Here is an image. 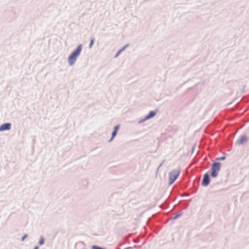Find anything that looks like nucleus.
I'll list each match as a JSON object with an SVG mask.
<instances>
[{"instance_id": "obj_8", "label": "nucleus", "mask_w": 249, "mask_h": 249, "mask_svg": "<svg viewBox=\"0 0 249 249\" xmlns=\"http://www.w3.org/2000/svg\"><path fill=\"white\" fill-rule=\"evenodd\" d=\"M156 115V113L154 111H150V113L145 116V119L147 120L153 117H154Z\"/></svg>"}, {"instance_id": "obj_10", "label": "nucleus", "mask_w": 249, "mask_h": 249, "mask_svg": "<svg viewBox=\"0 0 249 249\" xmlns=\"http://www.w3.org/2000/svg\"><path fill=\"white\" fill-rule=\"evenodd\" d=\"M93 42H94V39L92 38L91 40V41H90V45H89V48H91L92 47V44H93Z\"/></svg>"}, {"instance_id": "obj_14", "label": "nucleus", "mask_w": 249, "mask_h": 249, "mask_svg": "<svg viewBox=\"0 0 249 249\" xmlns=\"http://www.w3.org/2000/svg\"><path fill=\"white\" fill-rule=\"evenodd\" d=\"M121 52V51H120L118 53L116 54V55L115 56V57L118 56V55L119 54V53H120V52Z\"/></svg>"}, {"instance_id": "obj_1", "label": "nucleus", "mask_w": 249, "mask_h": 249, "mask_svg": "<svg viewBox=\"0 0 249 249\" xmlns=\"http://www.w3.org/2000/svg\"><path fill=\"white\" fill-rule=\"evenodd\" d=\"M82 50V45H79L76 49L72 52L71 55L69 57L68 61L70 65H73L76 61L77 57L80 54Z\"/></svg>"}, {"instance_id": "obj_5", "label": "nucleus", "mask_w": 249, "mask_h": 249, "mask_svg": "<svg viewBox=\"0 0 249 249\" xmlns=\"http://www.w3.org/2000/svg\"><path fill=\"white\" fill-rule=\"evenodd\" d=\"M11 128V124L9 123H6L2 124L0 126V131H2L6 130H9Z\"/></svg>"}, {"instance_id": "obj_12", "label": "nucleus", "mask_w": 249, "mask_h": 249, "mask_svg": "<svg viewBox=\"0 0 249 249\" xmlns=\"http://www.w3.org/2000/svg\"><path fill=\"white\" fill-rule=\"evenodd\" d=\"M43 243H44V240L43 239H42L39 241V244L42 245Z\"/></svg>"}, {"instance_id": "obj_7", "label": "nucleus", "mask_w": 249, "mask_h": 249, "mask_svg": "<svg viewBox=\"0 0 249 249\" xmlns=\"http://www.w3.org/2000/svg\"><path fill=\"white\" fill-rule=\"evenodd\" d=\"M119 125H116L114 127V131L112 132V138L110 141H111L114 138V137L116 136V135L117 133V131L119 129Z\"/></svg>"}, {"instance_id": "obj_11", "label": "nucleus", "mask_w": 249, "mask_h": 249, "mask_svg": "<svg viewBox=\"0 0 249 249\" xmlns=\"http://www.w3.org/2000/svg\"><path fill=\"white\" fill-rule=\"evenodd\" d=\"M225 159V157H221L220 158H217L216 159V160H224Z\"/></svg>"}, {"instance_id": "obj_2", "label": "nucleus", "mask_w": 249, "mask_h": 249, "mask_svg": "<svg viewBox=\"0 0 249 249\" xmlns=\"http://www.w3.org/2000/svg\"><path fill=\"white\" fill-rule=\"evenodd\" d=\"M221 167V163L219 162L213 163L211 168V176L213 178H215L218 175Z\"/></svg>"}, {"instance_id": "obj_13", "label": "nucleus", "mask_w": 249, "mask_h": 249, "mask_svg": "<svg viewBox=\"0 0 249 249\" xmlns=\"http://www.w3.org/2000/svg\"><path fill=\"white\" fill-rule=\"evenodd\" d=\"M27 236V234L24 235L22 238V241H23L25 239V238H26Z\"/></svg>"}, {"instance_id": "obj_4", "label": "nucleus", "mask_w": 249, "mask_h": 249, "mask_svg": "<svg viewBox=\"0 0 249 249\" xmlns=\"http://www.w3.org/2000/svg\"><path fill=\"white\" fill-rule=\"evenodd\" d=\"M210 183V179L208 174L204 175L203 179L202 182V185L203 186H207Z\"/></svg>"}, {"instance_id": "obj_6", "label": "nucleus", "mask_w": 249, "mask_h": 249, "mask_svg": "<svg viewBox=\"0 0 249 249\" xmlns=\"http://www.w3.org/2000/svg\"><path fill=\"white\" fill-rule=\"evenodd\" d=\"M248 140V138L245 136H242L240 139L237 141V143L238 144H242L246 142Z\"/></svg>"}, {"instance_id": "obj_3", "label": "nucleus", "mask_w": 249, "mask_h": 249, "mask_svg": "<svg viewBox=\"0 0 249 249\" xmlns=\"http://www.w3.org/2000/svg\"><path fill=\"white\" fill-rule=\"evenodd\" d=\"M180 170L179 169H174L171 171L169 174V183L172 184L177 178L179 175Z\"/></svg>"}, {"instance_id": "obj_15", "label": "nucleus", "mask_w": 249, "mask_h": 249, "mask_svg": "<svg viewBox=\"0 0 249 249\" xmlns=\"http://www.w3.org/2000/svg\"><path fill=\"white\" fill-rule=\"evenodd\" d=\"M34 249H38V247L36 246V247L34 248Z\"/></svg>"}, {"instance_id": "obj_9", "label": "nucleus", "mask_w": 249, "mask_h": 249, "mask_svg": "<svg viewBox=\"0 0 249 249\" xmlns=\"http://www.w3.org/2000/svg\"><path fill=\"white\" fill-rule=\"evenodd\" d=\"M92 249H105L99 247L97 246L93 245L92 246Z\"/></svg>"}]
</instances>
